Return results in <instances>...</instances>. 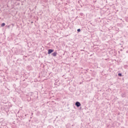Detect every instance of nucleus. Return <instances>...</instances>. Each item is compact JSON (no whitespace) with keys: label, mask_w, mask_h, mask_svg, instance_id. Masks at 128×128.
Returning a JSON list of instances; mask_svg holds the SVG:
<instances>
[{"label":"nucleus","mask_w":128,"mask_h":128,"mask_svg":"<svg viewBox=\"0 0 128 128\" xmlns=\"http://www.w3.org/2000/svg\"><path fill=\"white\" fill-rule=\"evenodd\" d=\"M58 54V52H54L53 53H52L51 56H56Z\"/></svg>","instance_id":"obj_3"},{"label":"nucleus","mask_w":128,"mask_h":128,"mask_svg":"<svg viewBox=\"0 0 128 128\" xmlns=\"http://www.w3.org/2000/svg\"><path fill=\"white\" fill-rule=\"evenodd\" d=\"M75 106H76L77 108H80V106H82V104H80V102L77 101L75 103Z\"/></svg>","instance_id":"obj_1"},{"label":"nucleus","mask_w":128,"mask_h":128,"mask_svg":"<svg viewBox=\"0 0 128 128\" xmlns=\"http://www.w3.org/2000/svg\"><path fill=\"white\" fill-rule=\"evenodd\" d=\"M118 76H122V73H118Z\"/></svg>","instance_id":"obj_6"},{"label":"nucleus","mask_w":128,"mask_h":128,"mask_svg":"<svg viewBox=\"0 0 128 128\" xmlns=\"http://www.w3.org/2000/svg\"><path fill=\"white\" fill-rule=\"evenodd\" d=\"M54 52V50L53 49H48V54H50Z\"/></svg>","instance_id":"obj_2"},{"label":"nucleus","mask_w":128,"mask_h":128,"mask_svg":"<svg viewBox=\"0 0 128 128\" xmlns=\"http://www.w3.org/2000/svg\"><path fill=\"white\" fill-rule=\"evenodd\" d=\"M6 26V23H2L1 24V26Z\"/></svg>","instance_id":"obj_5"},{"label":"nucleus","mask_w":128,"mask_h":128,"mask_svg":"<svg viewBox=\"0 0 128 128\" xmlns=\"http://www.w3.org/2000/svg\"><path fill=\"white\" fill-rule=\"evenodd\" d=\"M77 32H80V28L78 29V30H77Z\"/></svg>","instance_id":"obj_7"},{"label":"nucleus","mask_w":128,"mask_h":128,"mask_svg":"<svg viewBox=\"0 0 128 128\" xmlns=\"http://www.w3.org/2000/svg\"><path fill=\"white\" fill-rule=\"evenodd\" d=\"M121 96L122 98H126V92L122 93Z\"/></svg>","instance_id":"obj_4"},{"label":"nucleus","mask_w":128,"mask_h":128,"mask_svg":"<svg viewBox=\"0 0 128 128\" xmlns=\"http://www.w3.org/2000/svg\"><path fill=\"white\" fill-rule=\"evenodd\" d=\"M74 126V124L72 125V126Z\"/></svg>","instance_id":"obj_8"},{"label":"nucleus","mask_w":128,"mask_h":128,"mask_svg":"<svg viewBox=\"0 0 128 128\" xmlns=\"http://www.w3.org/2000/svg\"><path fill=\"white\" fill-rule=\"evenodd\" d=\"M32 114H34V113H32Z\"/></svg>","instance_id":"obj_10"},{"label":"nucleus","mask_w":128,"mask_h":128,"mask_svg":"<svg viewBox=\"0 0 128 128\" xmlns=\"http://www.w3.org/2000/svg\"><path fill=\"white\" fill-rule=\"evenodd\" d=\"M80 51L81 52H84V50H81Z\"/></svg>","instance_id":"obj_9"}]
</instances>
